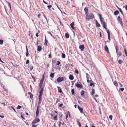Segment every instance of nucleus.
I'll use <instances>...</instances> for the list:
<instances>
[{"label": "nucleus", "mask_w": 127, "mask_h": 127, "mask_svg": "<svg viewBox=\"0 0 127 127\" xmlns=\"http://www.w3.org/2000/svg\"><path fill=\"white\" fill-rule=\"evenodd\" d=\"M64 80V78L61 77H59L57 79V81L58 83H60L63 81Z\"/></svg>", "instance_id": "20e7f679"}, {"label": "nucleus", "mask_w": 127, "mask_h": 127, "mask_svg": "<svg viewBox=\"0 0 127 127\" xmlns=\"http://www.w3.org/2000/svg\"><path fill=\"white\" fill-rule=\"evenodd\" d=\"M43 86L42 85H41V86L40 85V101L41 100V98L43 94ZM40 103L41 102H40Z\"/></svg>", "instance_id": "7ed1b4c3"}, {"label": "nucleus", "mask_w": 127, "mask_h": 127, "mask_svg": "<svg viewBox=\"0 0 127 127\" xmlns=\"http://www.w3.org/2000/svg\"><path fill=\"white\" fill-rule=\"evenodd\" d=\"M37 51L38 52L40 51V45L38 46Z\"/></svg>", "instance_id": "8fccbe9b"}, {"label": "nucleus", "mask_w": 127, "mask_h": 127, "mask_svg": "<svg viewBox=\"0 0 127 127\" xmlns=\"http://www.w3.org/2000/svg\"><path fill=\"white\" fill-rule=\"evenodd\" d=\"M48 33L50 34L52 37H53V36L52 35L50 32H48Z\"/></svg>", "instance_id": "e2e57ef3"}, {"label": "nucleus", "mask_w": 127, "mask_h": 127, "mask_svg": "<svg viewBox=\"0 0 127 127\" xmlns=\"http://www.w3.org/2000/svg\"><path fill=\"white\" fill-rule=\"evenodd\" d=\"M103 27L105 28L106 30H107V28L106 27V24H102Z\"/></svg>", "instance_id": "c756f323"}, {"label": "nucleus", "mask_w": 127, "mask_h": 127, "mask_svg": "<svg viewBox=\"0 0 127 127\" xmlns=\"http://www.w3.org/2000/svg\"><path fill=\"white\" fill-rule=\"evenodd\" d=\"M71 93L72 95H74L75 93V91L74 89H72L71 90Z\"/></svg>", "instance_id": "2f4dec72"}, {"label": "nucleus", "mask_w": 127, "mask_h": 127, "mask_svg": "<svg viewBox=\"0 0 127 127\" xmlns=\"http://www.w3.org/2000/svg\"><path fill=\"white\" fill-rule=\"evenodd\" d=\"M30 95V98L32 99L33 98V95L32 94H31Z\"/></svg>", "instance_id": "c9c22d12"}, {"label": "nucleus", "mask_w": 127, "mask_h": 127, "mask_svg": "<svg viewBox=\"0 0 127 127\" xmlns=\"http://www.w3.org/2000/svg\"><path fill=\"white\" fill-rule=\"evenodd\" d=\"M28 67L30 68V70H32L33 68V66L31 65H30Z\"/></svg>", "instance_id": "f3484780"}, {"label": "nucleus", "mask_w": 127, "mask_h": 127, "mask_svg": "<svg viewBox=\"0 0 127 127\" xmlns=\"http://www.w3.org/2000/svg\"><path fill=\"white\" fill-rule=\"evenodd\" d=\"M8 4L9 6L10 7V9H11V7L10 3L9 2L8 3Z\"/></svg>", "instance_id": "6e6d98bb"}, {"label": "nucleus", "mask_w": 127, "mask_h": 127, "mask_svg": "<svg viewBox=\"0 0 127 127\" xmlns=\"http://www.w3.org/2000/svg\"><path fill=\"white\" fill-rule=\"evenodd\" d=\"M70 26L73 30H74L75 29V27H74V23L73 22H72L70 24Z\"/></svg>", "instance_id": "dca6fc26"}, {"label": "nucleus", "mask_w": 127, "mask_h": 127, "mask_svg": "<svg viewBox=\"0 0 127 127\" xmlns=\"http://www.w3.org/2000/svg\"><path fill=\"white\" fill-rule=\"evenodd\" d=\"M78 108L81 113H83V109L82 108L80 107L79 105H78Z\"/></svg>", "instance_id": "1a4fd4ad"}, {"label": "nucleus", "mask_w": 127, "mask_h": 127, "mask_svg": "<svg viewBox=\"0 0 127 127\" xmlns=\"http://www.w3.org/2000/svg\"><path fill=\"white\" fill-rule=\"evenodd\" d=\"M112 115H110L109 116V118L111 120L112 119Z\"/></svg>", "instance_id": "c03bdc74"}, {"label": "nucleus", "mask_w": 127, "mask_h": 127, "mask_svg": "<svg viewBox=\"0 0 127 127\" xmlns=\"http://www.w3.org/2000/svg\"><path fill=\"white\" fill-rule=\"evenodd\" d=\"M69 79L71 80H73L74 78V76L73 75H71V74H69Z\"/></svg>", "instance_id": "f8f14e48"}, {"label": "nucleus", "mask_w": 127, "mask_h": 127, "mask_svg": "<svg viewBox=\"0 0 127 127\" xmlns=\"http://www.w3.org/2000/svg\"><path fill=\"white\" fill-rule=\"evenodd\" d=\"M125 9L127 10V5H126L125 6Z\"/></svg>", "instance_id": "774afa93"}, {"label": "nucleus", "mask_w": 127, "mask_h": 127, "mask_svg": "<svg viewBox=\"0 0 127 127\" xmlns=\"http://www.w3.org/2000/svg\"><path fill=\"white\" fill-rule=\"evenodd\" d=\"M99 19L100 21L101 24L102 25L104 24H106L105 22L104 21H103L102 20L101 15L100 14H99Z\"/></svg>", "instance_id": "39448f33"}, {"label": "nucleus", "mask_w": 127, "mask_h": 127, "mask_svg": "<svg viewBox=\"0 0 127 127\" xmlns=\"http://www.w3.org/2000/svg\"><path fill=\"white\" fill-rule=\"evenodd\" d=\"M57 115H56L53 118L55 120H57Z\"/></svg>", "instance_id": "a19ab883"}, {"label": "nucleus", "mask_w": 127, "mask_h": 127, "mask_svg": "<svg viewBox=\"0 0 127 127\" xmlns=\"http://www.w3.org/2000/svg\"><path fill=\"white\" fill-rule=\"evenodd\" d=\"M45 73L44 72V74L42 75V78L41 79V80L40 81V85L41 86V85H42L43 83L44 80V79L45 78Z\"/></svg>", "instance_id": "0eeeda50"}, {"label": "nucleus", "mask_w": 127, "mask_h": 127, "mask_svg": "<svg viewBox=\"0 0 127 127\" xmlns=\"http://www.w3.org/2000/svg\"><path fill=\"white\" fill-rule=\"evenodd\" d=\"M99 110L100 114H101V109H100V107H99Z\"/></svg>", "instance_id": "680f3d73"}, {"label": "nucleus", "mask_w": 127, "mask_h": 127, "mask_svg": "<svg viewBox=\"0 0 127 127\" xmlns=\"http://www.w3.org/2000/svg\"><path fill=\"white\" fill-rule=\"evenodd\" d=\"M26 56L27 57H28L30 55L29 53L28 49L27 48V46H26Z\"/></svg>", "instance_id": "4468645a"}, {"label": "nucleus", "mask_w": 127, "mask_h": 127, "mask_svg": "<svg viewBox=\"0 0 127 127\" xmlns=\"http://www.w3.org/2000/svg\"><path fill=\"white\" fill-rule=\"evenodd\" d=\"M59 122V124H58V126H59V127H60V125H61L60 124L61 123V122L60 120V121Z\"/></svg>", "instance_id": "603ef678"}, {"label": "nucleus", "mask_w": 127, "mask_h": 127, "mask_svg": "<svg viewBox=\"0 0 127 127\" xmlns=\"http://www.w3.org/2000/svg\"><path fill=\"white\" fill-rule=\"evenodd\" d=\"M54 73H51L50 74V77L52 78L54 77Z\"/></svg>", "instance_id": "393cba45"}, {"label": "nucleus", "mask_w": 127, "mask_h": 127, "mask_svg": "<svg viewBox=\"0 0 127 127\" xmlns=\"http://www.w3.org/2000/svg\"><path fill=\"white\" fill-rule=\"evenodd\" d=\"M115 49H116V53L117 54L118 53V51L119 50V49H118V48L117 46V45H115Z\"/></svg>", "instance_id": "412c9836"}, {"label": "nucleus", "mask_w": 127, "mask_h": 127, "mask_svg": "<svg viewBox=\"0 0 127 127\" xmlns=\"http://www.w3.org/2000/svg\"><path fill=\"white\" fill-rule=\"evenodd\" d=\"M61 64V62L58 61H57L56 65H59Z\"/></svg>", "instance_id": "e433bc0d"}, {"label": "nucleus", "mask_w": 127, "mask_h": 127, "mask_svg": "<svg viewBox=\"0 0 127 127\" xmlns=\"http://www.w3.org/2000/svg\"><path fill=\"white\" fill-rule=\"evenodd\" d=\"M1 104L3 105L4 106H5V104L4 103H1Z\"/></svg>", "instance_id": "69168bd1"}, {"label": "nucleus", "mask_w": 127, "mask_h": 127, "mask_svg": "<svg viewBox=\"0 0 127 127\" xmlns=\"http://www.w3.org/2000/svg\"><path fill=\"white\" fill-rule=\"evenodd\" d=\"M75 72L77 74H78L79 73V71L78 70H75Z\"/></svg>", "instance_id": "5fc2aeb1"}, {"label": "nucleus", "mask_w": 127, "mask_h": 127, "mask_svg": "<svg viewBox=\"0 0 127 127\" xmlns=\"http://www.w3.org/2000/svg\"><path fill=\"white\" fill-rule=\"evenodd\" d=\"M38 99H39L38 103V104H40V88H39V89L38 90Z\"/></svg>", "instance_id": "aec40b11"}, {"label": "nucleus", "mask_w": 127, "mask_h": 127, "mask_svg": "<svg viewBox=\"0 0 127 127\" xmlns=\"http://www.w3.org/2000/svg\"><path fill=\"white\" fill-rule=\"evenodd\" d=\"M58 92L60 93H62V89L61 88H60L58 89Z\"/></svg>", "instance_id": "4c0bfd02"}, {"label": "nucleus", "mask_w": 127, "mask_h": 127, "mask_svg": "<svg viewBox=\"0 0 127 127\" xmlns=\"http://www.w3.org/2000/svg\"><path fill=\"white\" fill-rule=\"evenodd\" d=\"M104 49L105 51L108 53H109L108 48L107 45H105L104 47Z\"/></svg>", "instance_id": "ddd939ff"}, {"label": "nucleus", "mask_w": 127, "mask_h": 127, "mask_svg": "<svg viewBox=\"0 0 127 127\" xmlns=\"http://www.w3.org/2000/svg\"><path fill=\"white\" fill-rule=\"evenodd\" d=\"M117 7V8L120 11L121 13V14H122V15H123L124 14H123V12L122 11V10L121 8H119L118 7Z\"/></svg>", "instance_id": "4be33fe9"}, {"label": "nucleus", "mask_w": 127, "mask_h": 127, "mask_svg": "<svg viewBox=\"0 0 127 127\" xmlns=\"http://www.w3.org/2000/svg\"><path fill=\"white\" fill-rule=\"evenodd\" d=\"M79 48L81 51H83L85 48L84 46L83 45H81L79 46Z\"/></svg>", "instance_id": "9b49d317"}, {"label": "nucleus", "mask_w": 127, "mask_h": 127, "mask_svg": "<svg viewBox=\"0 0 127 127\" xmlns=\"http://www.w3.org/2000/svg\"><path fill=\"white\" fill-rule=\"evenodd\" d=\"M29 60L28 59H27L26 61V64H29Z\"/></svg>", "instance_id": "09e8293b"}, {"label": "nucleus", "mask_w": 127, "mask_h": 127, "mask_svg": "<svg viewBox=\"0 0 127 127\" xmlns=\"http://www.w3.org/2000/svg\"><path fill=\"white\" fill-rule=\"evenodd\" d=\"M34 124H35V123H32V127H36L37 126V125H34Z\"/></svg>", "instance_id": "ea45409f"}, {"label": "nucleus", "mask_w": 127, "mask_h": 127, "mask_svg": "<svg viewBox=\"0 0 127 127\" xmlns=\"http://www.w3.org/2000/svg\"><path fill=\"white\" fill-rule=\"evenodd\" d=\"M119 11L118 10H116L114 12V14L115 15H117L119 13Z\"/></svg>", "instance_id": "6ab92c4d"}, {"label": "nucleus", "mask_w": 127, "mask_h": 127, "mask_svg": "<svg viewBox=\"0 0 127 127\" xmlns=\"http://www.w3.org/2000/svg\"><path fill=\"white\" fill-rule=\"evenodd\" d=\"M77 123L79 127H81V124L80 123L78 120L77 121Z\"/></svg>", "instance_id": "a878e982"}, {"label": "nucleus", "mask_w": 127, "mask_h": 127, "mask_svg": "<svg viewBox=\"0 0 127 127\" xmlns=\"http://www.w3.org/2000/svg\"><path fill=\"white\" fill-rule=\"evenodd\" d=\"M84 10L86 15L87 14L88 12V8L87 7H85L84 8Z\"/></svg>", "instance_id": "2eb2a0df"}, {"label": "nucleus", "mask_w": 127, "mask_h": 127, "mask_svg": "<svg viewBox=\"0 0 127 127\" xmlns=\"http://www.w3.org/2000/svg\"><path fill=\"white\" fill-rule=\"evenodd\" d=\"M117 20L119 22L120 21L122 20V19L120 18V16H118L117 19Z\"/></svg>", "instance_id": "cd10ccee"}, {"label": "nucleus", "mask_w": 127, "mask_h": 127, "mask_svg": "<svg viewBox=\"0 0 127 127\" xmlns=\"http://www.w3.org/2000/svg\"><path fill=\"white\" fill-rule=\"evenodd\" d=\"M124 90V89L123 88H121L119 89V90H121L122 91H123Z\"/></svg>", "instance_id": "3c124183"}, {"label": "nucleus", "mask_w": 127, "mask_h": 127, "mask_svg": "<svg viewBox=\"0 0 127 127\" xmlns=\"http://www.w3.org/2000/svg\"><path fill=\"white\" fill-rule=\"evenodd\" d=\"M65 57V55L64 53H62V57L63 58H64Z\"/></svg>", "instance_id": "bb28decb"}, {"label": "nucleus", "mask_w": 127, "mask_h": 127, "mask_svg": "<svg viewBox=\"0 0 127 127\" xmlns=\"http://www.w3.org/2000/svg\"><path fill=\"white\" fill-rule=\"evenodd\" d=\"M86 78H87V79H89V78H90V79H91L90 76L88 75V76H86Z\"/></svg>", "instance_id": "4d7b16f0"}, {"label": "nucleus", "mask_w": 127, "mask_h": 127, "mask_svg": "<svg viewBox=\"0 0 127 127\" xmlns=\"http://www.w3.org/2000/svg\"><path fill=\"white\" fill-rule=\"evenodd\" d=\"M48 42V41L46 39H45V42L44 43V45H45L46 46L47 45V43Z\"/></svg>", "instance_id": "58836bf2"}, {"label": "nucleus", "mask_w": 127, "mask_h": 127, "mask_svg": "<svg viewBox=\"0 0 127 127\" xmlns=\"http://www.w3.org/2000/svg\"><path fill=\"white\" fill-rule=\"evenodd\" d=\"M63 105V103H61V104H60L59 105V106L60 107H62V106Z\"/></svg>", "instance_id": "bf43d9fd"}, {"label": "nucleus", "mask_w": 127, "mask_h": 127, "mask_svg": "<svg viewBox=\"0 0 127 127\" xmlns=\"http://www.w3.org/2000/svg\"><path fill=\"white\" fill-rule=\"evenodd\" d=\"M3 40L1 39L0 40V44L2 45L3 44Z\"/></svg>", "instance_id": "473e14b6"}, {"label": "nucleus", "mask_w": 127, "mask_h": 127, "mask_svg": "<svg viewBox=\"0 0 127 127\" xmlns=\"http://www.w3.org/2000/svg\"><path fill=\"white\" fill-rule=\"evenodd\" d=\"M95 90L94 89H93L92 90V93H91V95H93V94L95 93Z\"/></svg>", "instance_id": "f704fd0d"}, {"label": "nucleus", "mask_w": 127, "mask_h": 127, "mask_svg": "<svg viewBox=\"0 0 127 127\" xmlns=\"http://www.w3.org/2000/svg\"><path fill=\"white\" fill-rule=\"evenodd\" d=\"M32 78L34 80V81L35 82V77L33 76H32Z\"/></svg>", "instance_id": "052dcab7"}, {"label": "nucleus", "mask_w": 127, "mask_h": 127, "mask_svg": "<svg viewBox=\"0 0 127 127\" xmlns=\"http://www.w3.org/2000/svg\"><path fill=\"white\" fill-rule=\"evenodd\" d=\"M10 107H11V108L12 109H13L14 110V111L15 112H16V111L15 108L12 106H11Z\"/></svg>", "instance_id": "864d4df0"}, {"label": "nucleus", "mask_w": 127, "mask_h": 127, "mask_svg": "<svg viewBox=\"0 0 127 127\" xmlns=\"http://www.w3.org/2000/svg\"><path fill=\"white\" fill-rule=\"evenodd\" d=\"M35 53V60L36 61H38L39 58V54L38 52H37V53Z\"/></svg>", "instance_id": "6e6552de"}, {"label": "nucleus", "mask_w": 127, "mask_h": 127, "mask_svg": "<svg viewBox=\"0 0 127 127\" xmlns=\"http://www.w3.org/2000/svg\"><path fill=\"white\" fill-rule=\"evenodd\" d=\"M106 31H107V32L108 33V39L109 41H110V31L109 30H107Z\"/></svg>", "instance_id": "9d476101"}, {"label": "nucleus", "mask_w": 127, "mask_h": 127, "mask_svg": "<svg viewBox=\"0 0 127 127\" xmlns=\"http://www.w3.org/2000/svg\"><path fill=\"white\" fill-rule=\"evenodd\" d=\"M117 55H119V56H120L121 55L122 53L121 51H119L118 54H117Z\"/></svg>", "instance_id": "37998d69"}, {"label": "nucleus", "mask_w": 127, "mask_h": 127, "mask_svg": "<svg viewBox=\"0 0 127 127\" xmlns=\"http://www.w3.org/2000/svg\"><path fill=\"white\" fill-rule=\"evenodd\" d=\"M86 15V19L88 20L92 19L95 17L93 14L91 13H88Z\"/></svg>", "instance_id": "f03ea898"}, {"label": "nucleus", "mask_w": 127, "mask_h": 127, "mask_svg": "<svg viewBox=\"0 0 127 127\" xmlns=\"http://www.w3.org/2000/svg\"><path fill=\"white\" fill-rule=\"evenodd\" d=\"M75 86L78 88H83V87L82 85L81 84H78V83H76L75 84Z\"/></svg>", "instance_id": "423d86ee"}, {"label": "nucleus", "mask_w": 127, "mask_h": 127, "mask_svg": "<svg viewBox=\"0 0 127 127\" xmlns=\"http://www.w3.org/2000/svg\"><path fill=\"white\" fill-rule=\"evenodd\" d=\"M114 85L116 86H117L118 85V83L116 81H114Z\"/></svg>", "instance_id": "7c9ffc66"}, {"label": "nucleus", "mask_w": 127, "mask_h": 127, "mask_svg": "<svg viewBox=\"0 0 127 127\" xmlns=\"http://www.w3.org/2000/svg\"><path fill=\"white\" fill-rule=\"evenodd\" d=\"M124 52L125 53V54L127 56V50L126 48H125L124 49Z\"/></svg>", "instance_id": "c85d7f7f"}, {"label": "nucleus", "mask_w": 127, "mask_h": 127, "mask_svg": "<svg viewBox=\"0 0 127 127\" xmlns=\"http://www.w3.org/2000/svg\"><path fill=\"white\" fill-rule=\"evenodd\" d=\"M95 22L96 26L98 27H100V24L98 23L97 21V20H96Z\"/></svg>", "instance_id": "a211bd4d"}, {"label": "nucleus", "mask_w": 127, "mask_h": 127, "mask_svg": "<svg viewBox=\"0 0 127 127\" xmlns=\"http://www.w3.org/2000/svg\"><path fill=\"white\" fill-rule=\"evenodd\" d=\"M65 36L67 38H69V35L68 33H66Z\"/></svg>", "instance_id": "b1692460"}, {"label": "nucleus", "mask_w": 127, "mask_h": 127, "mask_svg": "<svg viewBox=\"0 0 127 127\" xmlns=\"http://www.w3.org/2000/svg\"><path fill=\"white\" fill-rule=\"evenodd\" d=\"M84 93L85 92L83 90H82V91H81L80 92L81 95L82 96H83L84 94Z\"/></svg>", "instance_id": "5701e85b"}, {"label": "nucleus", "mask_w": 127, "mask_h": 127, "mask_svg": "<svg viewBox=\"0 0 127 127\" xmlns=\"http://www.w3.org/2000/svg\"><path fill=\"white\" fill-rule=\"evenodd\" d=\"M93 85L94 86V85L93 83H91L90 84V86H92Z\"/></svg>", "instance_id": "49530a36"}, {"label": "nucleus", "mask_w": 127, "mask_h": 127, "mask_svg": "<svg viewBox=\"0 0 127 127\" xmlns=\"http://www.w3.org/2000/svg\"><path fill=\"white\" fill-rule=\"evenodd\" d=\"M41 13L43 15V16L45 18V19H46V20L47 21V18L46 17V16L45 15V14L43 13V12H42Z\"/></svg>", "instance_id": "de8ad7c7"}, {"label": "nucleus", "mask_w": 127, "mask_h": 127, "mask_svg": "<svg viewBox=\"0 0 127 127\" xmlns=\"http://www.w3.org/2000/svg\"><path fill=\"white\" fill-rule=\"evenodd\" d=\"M39 106H38L37 107L36 111V119H35L33 121L32 123H35L37 122H38L40 121V119L39 118H37V117L39 115Z\"/></svg>", "instance_id": "f257e3e1"}, {"label": "nucleus", "mask_w": 127, "mask_h": 127, "mask_svg": "<svg viewBox=\"0 0 127 127\" xmlns=\"http://www.w3.org/2000/svg\"><path fill=\"white\" fill-rule=\"evenodd\" d=\"M52 6L51 5H48L47 6V7L49 10H50V8L52 7Z\"/></svg>", "instance_id": "79ce46f5"}, {"label": "nucleus", "mask_w": 127, "mask_h": 127, "mask_svg": "<svg viewBox=\"0 0 127 127\" xmlns=\"http://www.w3.org/2000/svg\"><path fill=\"white\" fill-rule=\"evenodd\" d=\"M49 56V58H50L51 57V54H49L48 55Z\"/></svg>", "instance_id": "338daca9"}, {"label": "nucleus", "mask_w": 127, "mask_h": 127, "mask_svg": "<svg viewBox=\"0 0 127 127\" xmlns=\"http://www.w3.org/2000/svg\"><path fill=\"white\" fill-rule=\"evenodd\" d=\"M22 107L21 106L18 105L17 107V109H20Z\"/></svg>", "instance_id": "a18cd8bd"}, {"label": "nucleus", "mask_w": 127, "mask_h": 127, "mask_svg": "<svg viewBox=\"0 0 127 127\" xmlns=\"http://www.w3.org/2000/svg\"><path fill=\"white\" fill-rule=\"evenodd\" d=\"M123 62V61L121 60H119L118 61V63L120 64H121Z\"/></svg>", "instance_id": "72a5a7b5"}, {"label": "nucleus", "mask_w": 127, "mask_h": 127, "mask_svg": "<svg viewBox=\"0 0 127 127\" xmlns=\"http://www.w3.org/2000/svg\"><path fill=\"white\" fill-rule=\"evenodd\" d=\"M68 117V115L67 114L66 115V119H67Z\"/></svg>", "instance_id": "0e129e2a"}, {"label": "nucleus", "mask_w": 127, "mask_h": 127, "mask_svg": "<svg viewBox=\"0 0 127 127\" xmlns=\"http://www.w3.org/2000/svg\"><path fill=\"white\" fill-rule=\"evenodd\" d=\"M119 22V23H120V24L122 26L123 25V24L122 22V20L121 21Z\"/></svg>", "instance_id": "13d9d810"}]
</instances>
